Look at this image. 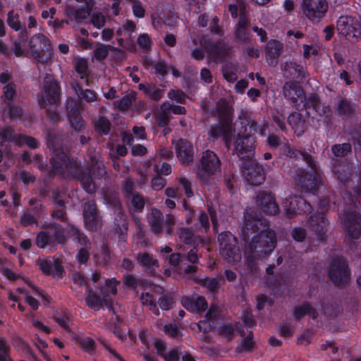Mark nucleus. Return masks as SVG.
Wrapping results in <instances>:
<instances>
[{"mask_svg":"<svg viewBox=\"0 0 361 361\" xmlns=\"http://www.w3.org/2000/svg\"><path fill=\"white\" fill-rule=\"evenodd\" d=\"M64 135L52 130H49L46 134V144L54 154L49 159L53 173L63 178L78 180L87 193H94L95 187L92 176L97 179L104 176L106 171L103 163L95 157H91L90 162L82 167L80 159L70 157L64 152Z\"/></svg>","mask_w":361,"mask_h":361,"instance_id":"1","label":"nucleus"},{"mask_svg":"<svg viewBox=\"0 0 361 361\" xmlns=\"http://www.w3.org/2000/svg\"><path fill=\"white\" fill-rule=\"evenodd\" d=\"M241 127L238 130L234 142L233 154L244 160L243 173L245 180L252 185H259L264 183L266 177L264 167L256 161H251L255 154L256 136L258 123L242 112L238 116Z\"/></svg>","mask_w":361,"mask_h":361,"instance_id":"2","label":"nucleus"},{"mask_svg":"<svg viewBox=\"0 0 361 361\" xmlns=\"http://www.w3.org/2000/svg\"><path fill=\"white\" fill-rule=\"evenodd\" d=\"M258 225H262L261 220L257 217L252 218L250 215L245 216V221L242 228L243 238L248 241L252 233H257L252 236L245 252V260L247 269L253 274H257L259 267L257 259H262L272 252L276 245V235L271 229L260 228Z\"/></svg>","mask_w":361,"mask_h":361,"instance_id":"3","label":"nucleus"},{"mask_svg":"<svg viewBox=\"0 0 361 361\" xmlns=\"http://www.w3.org/2000/svg\"><path fill=\"white\" fill-rule=\"evenodd\" d=\"M326 272L329 281L339 288H345L351 279L349 262L343 256L333 257L329 261Z\"/></svg>","mask_w":361,"mask_h":361,"instance_id":"4","label":"nucleus"},{"mask_svg":"<svg viewBox=\"0 0 361 361\" xmlns=\"http://www.w3.org/2000/svg\"><path fill=\"white\" fill-rule=\"evenodd\" d=\"M334 158L331 159V169L334 177L340 182L345 183L350 176L349 166L345 161L340 159L345 157L352 152V146L349 142L334 144L331 147Z\"/></svg>","mask_w":361,"mask_h":361,"instance_id":"5","label":"nucleus"},{"mask_svg":"<svg viewBox=\"0 0 361 361\" xmlns=\"http://www.w3.org/2000/svg\"><path fill=\"white\" fill-rule=\"evenodd\" d=\"M301 156L310 169L298 173V185L302 189L314 193L322 185V178L318 171L317 162L316 159L308 153H301Z\"/></svg>","mask_w":361,"mask_h":361,"instance_id":"6","label":"nucleus"},{"mask_svg":"<svg viewBox=\"0 0 361 361\" xmlns=\"http://www.w3.org/2000/svg\"><path fill=\"white\" fill-rule=\"evenodd\" d=\"M46 228L50 230L54 244L56 243L65 245L68 241V238H72L80 245L90 244L87 236L74 225L68 224L66 226H63L56 222H50L46 226Z\"/></svg>","mask_w":361,"mask_h":361,"instance_id":"7","label":"nucleus"},{"mask_svg":"<svg viewBox=\"0 0 361 361\" xmlns=\"http://www.w3.org/2000/svg\"><path fill=\"white\" fill-rule=\"evenodd\" d=\"M221 166L220 159L214 152L209 149L203 152L197 174L201 184H208L212 177L221 171Z\"/></svg>","mask_w":361,"mask_h":361,"instance_id":"8","label":"nucleus"},{"mask_svg":"<svg viewBox=\"0 0 361 361\" xmlns=\"http://www.w3.org/2000/svg\"><path fill=\"white\" fill-rule=\"evenodd\" d=\"M313 199L317 200V207L321 212H317L312 214L308 220V224L311 230L315 233L319 240H322L325 238L329 222L326 218L325 212L329 209V200L326 197L320 198L313 193Z\"/></svg>","mask_w":361,"mask_h":361,"instance_id":"9","label":"nucleus"},{"mask_svg":"<svg viewBox=\"0 0 361 361\" xmlns=\"http://www.w3.org/2000/svg\"><path fill=\"white\" fill-rule=\"evenodd\" d=\"M218 242L221 256L228 263L235 262L241 259V252L238 246V240L230 231L219 234Z\"/></svg>","mask_w":361,"mask_h":361,"instance_id":"10","label":"nucleus"},{"mask_svg":"<svg viewBox=\"0 0 361 361\" xmlns=\"http://www.w3.org/2000/svg\"><path fill=\"white\" fill-rule=\"evenodd\" d=\"M31 54L37 62L46 63L50 59L51 44L49 38L42 33L34 35L29 42Z\"/></svg>","mask_w":361,"mask_h":361,"instance_id":"11","label":"nucleus"},{"mask_svg":"<svg viewBox=\"0 0 361 361\" xmlns=\"http://www.w3.org/2000/svg\"><path fill=\"white\" fill-rule=\"evenodd\" d=\"M200 44L205 49L209 59L214 62L223 61L228 53L227 44L222 39L214 42L212 37L202 35L200 38Z\"/></svg>","mask_w":361,"mask_h":361,"instance_id":"12","label":"nucleus"},{"mask_svg":"<svg viewBox=\"0 0 361 361\" xmlns=\"http://www.w3.org/2000/svg\"><path fill=\"white\" fill-rule=\"evenodd\" d=\"M283 207L287 214L293 216L300 214H310L314 206L308 200L298 195L286 197L283 202Z\"/></svg>","mask_w":361,"mask_h":361,"instance_id":"13","label":"nucleus"},{"mask_svg":"<svg viewBox=\"0 0 361 361\" xmlns=\"http://www.w3.org/2000/svg\"><path fill=\"white\" fill-rule=\"evenodd\" d=\"M333 107L336 114L343 121L351 120L357 115V105L350 98L338 96Z\"/></svg>","mask_w":361,"mask_h":361,"instance_id":"14","label":"nucleus"},{"mask_svg":"<svg viewBox=\"0 0 361 361\" xmlns=\"http://www.w3.org/2000/svg\"><path fill=\"white\" fill-rule=\"evenodd\" d=\"M78 3H85V6L76 8L73 6L67 5L65 7L64 13L69 18L70 21L81 22L90 16L95 6L94 0H75Z\"/></svg>","mask_w":361,"mask_h":361,"instance_id":"15","label":"nucleus"},{"mask_svg":"<svg viewBox=\"0 0 361 361\" xmlns=\"http://www.w3.org/2000/svg\"><path fill=\"white\" fill-rule=\"evenodd\" d=\"M60 90V86L56 80L51 76L46 77L43 82L44 96L41 101L42 107H45L47 104H56L59 101Z\"/></svg>","mask_w":361,"mask_h":361,"instance_id":"16","label":"nucleus"},{"mask_svg":"<svg viewBox=\"0 0 361 361\" xmlns=\"http://www.w3.org/2000/svg\"><path fill=\"white\" fill-rule=\"evenodd\" d=\"M208 140L210 142H216L221 138L227 148H229L232 141V126L218 123L210 126L208 133Z\"/></svg>","mask_w":361,"mask_h":361,"instance_id":"17","label":"nucleus"},{"mask_svg":"<svg viewBox=\"0 0 361 361\" xmlns=\"http://www.w3.org/2000/svg\"><path fill=\"white\" fill-rule=\"evenodd\" d=\"M303 13L311 20L322 18L326 12L328 4L326 0H302Z\"/></svg>","mask_w":361,"mask_h":361,"instance_id":"18","label":"nucleus"},{"mask_svg":"<svg viewBox=\"0 0 361 361\" xmlns=\"http://www.w3.org/2000/svg\"><path fill=\"white\" fill-rule=\"evenodd\" d=\"M256 202L259 209L266 214L274 215L278 213L279 207L271 192L259 191L256 196Z\"/></svg>","mask_w":361,"mask_h":361,"instance_id":"19","label":"nucleus"},{"mask_svg":"<svg viewBox=\"0 0 361 361\" xmlns=\"http://www.w3.org/2000/svg\"><path fill=\"white\" fill-rule=\"evenodd\" d=\"M283 49V44L278 39H271L267 42L264 47V54L269 66L276 67L278 65Z\"/></svg>","mask_w":361,"mask_h":361,"instance_id":"20","label":"nucleus"},{"mask_svg":"<svg viewBox=\"0 0 361 361\" xmlns=\"http://www.w3.org/2000/svg\"><path fill=\"white\" fill-rule=\"evenodd\" d=\"M176 152L182 164L188 165L194 159V148L192 143L186 139L180 138L176 143Z\"/></svg>","mask_w":361,"mask_h":361,"instance_id":"21","label":"nucleus"},{"mask_svg":"<svg viewBox=\"0 0 361 361\" xmlns=\"http://www.w3.org/2000/svg\"><path fill=\"white\" fill-rule=\"evenodd\" d=\"M83 219L86 229L96 231L99 224V215L94 201L87 202L83 206Z\"/></svg>","mask_w":361,"mask_h":361,"instance_id":"22","label":"nucleus"},{"mask_svg":"<svg viewBox=\"0 0 361 361\" xmlns=\"http://www.w3.org/2000/svg\"><path fill=\"white\" fill-rule=\"evenodd\" d=\"M67 117L71 128L75 132L81 133L85 129V121L76 103H71L67 106Z\"/></svg>","mask_w":361,"mask_h":361,"instance_id":"23","label":"nucleus"},{"mask_svg":"<svg viewBox=\"0 0 361 361\" xmlns=\"http://www.w3.org/2000/svg\"><path fill=\"white\" fill-rule=\"evenodd\" d=\"M136 260L148 276H154L156 275L159 264L152 254L147 252H139L137 254Z\"/></svg>","mask_w":361,"mask_h":361,"instance_id":"24","label":"nucleus"},{"mask_svg":"<svg viewBox=\"0 0 361 361\" xmlns=\"http://www.w3.org/2000/svg\"><path fill=\"white\" fill-rule=\"evenodd\" d=\"M281 71L286 78L302 80L306 78V67L293 60L285 62L281 66Z\"/></svg>","mask_w":361,"mask_h":361,"instance_id":"25","label":"nucleus"},{"mask_svg":"<svg viewBox=\"0 0 361 361\" xmlns=\"http://www.w3.org/2000/svg\"><path fill=\"white\" fill-rule=\"evenodd\" d=\"M182 305L191 312H202L207 308V302L203 296L191 295L183 297Z\"/></svg>","mask_w":361,"mask_h":361,"instance_id":"26","label":"nucleus"},{"mask_svg":"<svg viewBox=\"0 0 361 361\" xmlns=\"http://www.w3.org/2000/svg\"><path fill=\"white\" fill-rule=\"evenodd\" d=\"M73 339L84 353H87L90 356L95 354L97 345L91 337L87 336L84 334H75L73 335Z\"/></svg>","mask_w":361,"mask_h":361,"instance_id":"27","label":"nucleus"},{"mask_svg":"<svg viewBox=\"0 0 361 361\" xmlns=\"http://www.w3.org/2000/svg\"><path fill=\"white\" fill-rule=\"evenodd\" d=\"M78 281L80 286H86V305L90 308L100 307L102 305L100 296L93 292L90 285L82 276H78Z\"/></svg>","mask_w":361,"mask_h":361,"instance_id":"28","label":"nucleus"},{"mask_svg":"<svg viewBox=\"0 0 361 361\" xmlns=\"http://www.w3.org/2000/svg\"><path fill=\"white\" fill-rule=\"evenodd\" d=\"M288 124L297 136L302 135L307 130V123L302 114L295 111L288 117Z\"/></svg>","mask_w":361,"mask_h":361,"instance_id":"29","label":"nucleus"},{"mask_svg":"<svg viewBox=\"0 0 361 361\" xmlns=\"http://www.w3.org/2000/svg\"><path fill=\"white\" fill-rule=\"evenodd\" d=\"M267 129L269 130V135L267 137V145L269 148L271 149H276L283 143V140H286V138L283 135H276L273 132H271L268 124H264L260 128L258 126L257 130H259V133L262 136H264L266 134Z\"/></svg>","mask_w":361,"mask_h":361,"instance_id":"30","label":"nucleus"},{"mask_svg":"<svg viewBox=\"0 0 361 361\" xmlns=\"http://www.w3.org/2000/svg\"><path fill=\"white\" fill-rule=\"evenodd\" d=\"M283 93L284 97L289 99L292 103L297 102L298 99L305 98V93L302 88L290 82H285L283 87Z\"/></svg>","mask_w":361,"mask_h":361,"instance_id":"31","label":"nucleus"},{"mask_svg":"<svg viewBox=\"0 0 361 361\" xmlns=\"http://www.w3.org/2000/svg\"><path fill=\"white\" fill-rule=\"evenodd\" d=\"M19 15L11 10L7 13V24L15 31H20L22 38L27 37V31L25 24H22L19 19Z\"/></svg>","mask_w":361,"mask_h":361,"instance_id":"32","label":"nucleus"},{"mask_svg":"<svg viewBox=\"0 0 361 361\" xmlns=\"http://www.w3.org/2000/svg\"><path fill=\"white\" fill-rule=\"evenodd\" d=\"M151 229L155 234L162 233L164 225V217L160 210L153 208L149 219Z\"/></svg>","mask_w":361,"mask_h":361,"instance_id":"33","label":"nucleus"},{"mask_svg":"<svg viewBox=\"0 0 361 361\" xmlns=\"http://www.w3.org/2000/svg\"><path fill=\"white\" fill-rule=\"evenodd\" d=\"M336 25L340 35L350 37L353 32V18L351 16H341L337 20Z\"/></svg>","mask_w":361,"mask_h":361,"instance_id":"34","label":"nucleus"},{"mask_svg":"<svg viewBox=\"0 0 361 361\" xmlns=\"http://www.w3.org/2000/svg\"><path fill=\"white\" fill-rule=\"evenodd\" d=\"M3 107L4 114L7 116L11 121H16L23 118L24 113L20 105L12 102L4 105Z\"/></svg>","mask_w":361,"mask_h":361,"instance_id":"35","label":"nucleus"},{"mask_svg":"<svg viewBox=\"0 0 361 361\" xmlns=\"http://www.w3.org/2000/svg\"><path fill=\"white\" fill-rule=\"evenodd\" d=\"M314 111L317 116L319 117L318 121H322L324 126L328 127L332 124L333 112L329 105L321 104Z\"/></svg>","mask_w":361,"mask_h":361,"instance_id":"36","label":"nucleus"},{"mask_svg":"<svg viewBox=\"0 0 361 361\" xmlns=\"http://www.w3.org/2000/svg\"><path fill=\"white\" fill-rule=\"evenodd\" d=\"M152 65L154 69V73L161 79H164L169 73V67L164 59H159L157 62H154L151 59L146 58L145 59V66Z\"/></svg>","mask_w":361,"mask_h":361,"instance_id":"37","label":"nucleus"},{"mask_svg":"<svg viewBox=\"0 0 361 361\" xmlns=\"http://www.w3.org/2000/svg\"><path fill=\"white\" fill-rule=\"evenodd\" d=\"M167 105L168 102H164L160 106V111L156 116L155 121L159 128L167 126L171 121V111Z\"/></svg>","mask_w":361,"mask_h":361,"instance_id":"38","label":"nucleus"},{"mask_svg":"<svg viewBox=\"0 0 361 361\" xmlns=\"http://www.w3.org/2000/svg\"><path fill=\"white\" fill-rule=\"evenodd\" d=\"M210 221L207 213L200 209L197 215V221L194 224V230L197 232L207 233L210 230Z\"/></svg>","mask_w":361,"mask_h":361,"instance_id":"39","label":"nucleus"},{"mask_svg":"<svg viewBox=\"0 0 361 361\" xmlns=\"http://www.w3.org/2000/svg\"><path fill=\"white\" fill-rule=\"evenodd\" d=\"M16 94V85L14 82L5 85L2 88V95L1 96V104L4 106L8 103L13 102Z\"/></svg>","mask_w":361,"mask_h":361,"instance_id":"40","label":"nucleus"},{"mask_svg":"<svg viewBox=\"0 0 361 361\" xmlns=\"http://www.w3.org/2000/svg\"><path fill=\"white\" fill-rule=\"evenodd\" d=\"M18 135L12 126H6L0 130V146L4 147L6 142L18 143Z\"/></svg>","mask_w":361,"mask_h":361,"instance_id":"41","label":"nucleus"},{"mask_svg":"<svg viewBox=\"0 0 361 361\" xmlns=\"http://www.w3.org/2000/svg\"><path fill=\"white\" fill-rule=\"evenodd\" d=\"M216 111L219 123L232 126V110L228 104H219Z\"/></svg>","mask_w":361,"mask_h":361,"instance_id":"42","label":"nucleus"},{"mask_svg":"<svg viewBox=\"0 0 361 361\" xmlns=\"http://www.w3.org/2000/svg\"><path fill=\"white\" fill-rule=\"evenodd\" d=\"M35 243L39 248H45L47 246H54L55 244L50 230L39 231L37 235Z\"/></svg>","mask_w":361,"mask_h":361,"instance_id":"43","label":"nucleus"},{"mask_svg":"<svg viewBox=\"0 0 361 361\" xmlns=\"http://www.w3.org/2000/svg\"><path fill=\"white\" fill-rule=\"evenodd\" d=\"M13 343L15 348L21 350L28 357L35 360L36 356L29 343L19 336H16L13 338Z\"/></svg>","mask_w":361,"mask_h":361,"instance_id":"44","label":"nucleus"},{"mask_svg":"<svg viewBox=\"0 0 361 361\" xmlns=\"http://www.w3.org/2000/svg\"><path fill=\"white\" fill-rule=\"evenodd\" d=\"M94 130L100 135H107L111 130V124L104 116H100L94 124Z\"/></svg>","mask_w":361,"mask_h":361,"instance_id":"45","label":"nucleus"},{"mask_svg":"<svg viewBox=\"0 0 361 361\" xmlns=\"http://www.w3.org/2000/svg\"><path fill=\"white\" fill-rule=\"evenodd\" d=\"M129 200L130 201V210L136 213H140L143 211L145 205V200L142 195L135 192V195L130 197Z\"/></svg>","mask_w":361,"mask_h":361,"instance_id":"46","label":"nucleus"},{"mask_svg":"<svg viewBox=\"0 0 361 361\" xmlns=\"http://www.w3.org/2000/svg\"><path fill=\"white\" fill-rule=\"evenodd\" d=\"M253 338V332L252 331H250L249 334L242 340L240 346L237 348L238 351L246 353L252 352L256 345Z\"/></svg>","mask_w":361,"mask_h":361,"instance_id":"47","label":"nucleus"},{"mask_svg":"<svg viewBox=\"0 0 361 361\" xmlns=\"http://www.w3.org/2000/svg\"><path fill=\"white\" fill-rule=\"evenodd\" d=\"M0 361H13L11 357V347L6 338L0 334Z\"/></svg>","mask_w":361,"mask_h":361,"instance_id":"48","label":"nucleus"},{"mask_svg":"<svg viewBox=\"0 0 361 361\" xmlns=\"http://www.w3.org/2000/svg\"><path fill=\"white\" fill-rule=\"evenodd\" d=\"M118 282L115 278L108 279L105 281V284L101 288V293L104 296H109L110 295H116L117 285Z\"/></svg>","mask_w":361,"mask_h":361,"instance_id":"49","label":"nucleus"},{"mask_svg":"<svg viewBox=\"0 0 361 361\" xmlns=\"http://www.w3.org/2000/svg\"><path fill=\"white\" fill-rule=\"evenodd\" d=\"M198 282L212 293L215 292L219 288V280L216 278L205 277L198 280Z\"/></svg>","mask_w":361,"mask_h":361,"instance_id":"50","label":"nucleus"},{"mask_svg":"<svg viewBox=\"0 0 361 361\" xmlns=\"http://www.w3.org/2000/svg\"><path fill=\"white\" fill-rule=\"evenodd\" d=\"M111 47V45L98 44L93 51L94 59L98 61L104 60L108 56Z\"/></svg>","mask_w":361,"mask_h":361,"instance_id":"51","label":"nucleus"},{"mask_svg":"<svg viewBox=\"0 0 361 361\" xmlns=\"http://www.w3.org/2000/svg\"><path fill=\"white\" fill-rule=\"evenodd\" d=\"M224 79L228 82H233L238 79L236 71L232 64H226L222 67Z\"/></svg>","mask_w":361,"mask_h":361,"instance_id":"52","label":"nucleus"},{"mask_svg":"<svg viewBox=\"0 0 361 361\" xmlns=\"http://www.w3.org/2000/svg\"><path fill=\"white\" fill-rule=\"evenodd\" d=\"M90 245L91 243H90V244L87 245H83L84 247H82L78 250L75 256V259L80 265L85 264L89 261L90 257V252L89 250L90 249Z\"/></svg>","mask_w":361,"mask_h":361,"instance_id":"53","label":"nucleus"},{"mask_svg":"<svg viewBox=\"0 0 361 361\" xmlns=\"http://www.w3.org/2000/svg\"><path fill=\"white\" fill-rule=\"evenodd\" d=\"M311 304L305 302L301 305L296 306L293 311V316L295 320H300L308 314Z\"/></svg>","mask_w":361,"mask_h":361,"instance_id":"54","label":"nucleus"},{"mask_svg":"<svg viewBox=\"0 0 361 361\" xmlns=\"http://www.w3.org/2000/svg\"><path fill=\"white\" fill-rule=\"evenodd\" d=\"M219 335L225 336L228 341L233 339L235 334V329L231 323H224L218 329Z\"/></svg>","mask_w":361,"mask_h":361,"instance_id":"55","label":"nucleus"},{"mask_svg":"<svg viewBox=\"0 0 361 361\" xmlns=\"http://www.w3.org/2000/svg\"><path fill=\"white\" fill-rule=\"evenodd\" d=\"M168 97L177 103L185 104L188 98L187 94L180 90H170L168 92Z\"/></svg>","mask_w":361,"mask_h":361,"instance_id":"56","label":"nucleus"},{"mask_svg":"<svg viewBox=\"0 0 361 361\" xmlns=\"http://www.w3.org/2000/svg\"><path fill=\"white\" fill-rule=\"evenodd\" d=\"M133 104V97L127 94L114 102L115 108L121 111H127Z\"/></svg>","mask_w":361,"mask_h":361,"instance_id":"57","label":"nucleus"},{"mask_svg":"<svg viewBox=\"0 0 361 361\" xmlns=\"http://www.w3.org/2000/svg\"><path fill=\"white\" fill-rule=\"evenodd\" d=\"M134 185L135 183L133 178L128 177L124 180L121 190L126 198L130 199V197L135 195L133 192Z\"/></svg>","mask_w":361,"mask_h":361,"instance_id":"58","label":"nucleus"},{"mask_svg":"<svg viewBox=\"0 0 361 361\" xmlns=\"http://www.w3.org/2000/svg\"><path fill=\"white\" fill-rule=\"evenodd\" d=\"M18 144L24 143L31 149H37L39 147V141L32 136L18 134Z\"/></svg>","mask_w":361,"mask_h":361,"instance_id":"59","label":"nucleus"},{"mask_svg":"<svg viewBox=\"0 0 361 361\" xmlns=\"http://www.w3.org/2000/svg\"><path fill=\"white\" fill-rule=\"evenodd\" d=\"M178 235L182 242L187 245H192L194 242L195 235L188 228H181Z\"/></svg>","mask_w":361,"mask_h":361,"instance_id":"60","label":"nucleus"},{"mask_svg":"<svg viewBox=\"0 0 361 361\" xmlns=\"http://www.w3.org/2000/svg\"><path fill=\"white\" fill-rule=\"evenodd\" d=\"M304 106L307 109H312L314 111L322 103L319 97L317 94H310L307 98H305Z\"/></svg>","mask_w":361,"mask_h":361,"instance_id":"61","label":"nucleus"},{"mask_svg":"<svg viewBox=\"0 0 361 361\" xmlns=\"http://www.w3.org/2000/svg\"><path fill=\"white\" fill-rule=\"evenodd\" d=\"M234 37L236 42L245 44L249 42V32L247 29L236 27L234 32Z\"/></svg>","mask_w":361,"mask_h":361,"instance_id":"62","label":"nucleus"},{"mask_svg":"<svg viewBox=\"0 0 361 361\" xmlns=\"http://www.w3.org/2000/svg\"><path fill=\"white\" fill-rule=\"evenodd\" d=\"M178 183L184 190L185 194L188 198L193 197L194 193L192 189V183L190 180L185 176H181L178 178Z\"/></svg>","mask_w":361,"mask_h":361,"instance_id":"63","label":"nucleus"},{"mask_svg":"<svg viewBox=\"0 0 361 361\" xmlns=\"http://www.w3.org/2000/svg\"><path fill=\"white\" fill-rule=\"evenodd\" d=\"M20 222L23 227H27L37 224L38 219L36 216H33L30 212L25 210L20 216Z\"/></svg>","mask_w":361,"mask_h":361,"instance_id":"64","label":"nucleus"}]
</instances>
